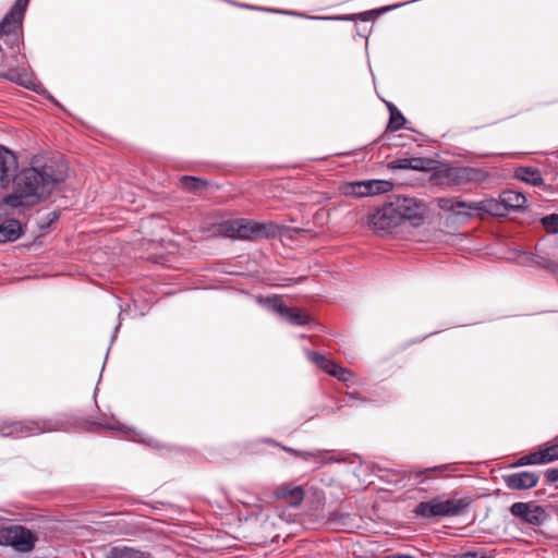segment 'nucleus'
Wrapping results in <instances>:
<instances>
[{"instance_id": "obj_1", "label": "nucleus", "mask_w": 558, "mask_h": 558, "mask_svg": "<svg viewBox=\"0 0 558 558\" xmlns=\"http://www.w3.org/2000/svg\"><path fill=\"white\" fill-rule=\"evenodd\" d=\"M62 180L51 165L25 168L15 175L13 192L3 198V204L12 208L34 206L48 197Z\"/></svg>"}, {"instance_id": "obj_2", "label": "nucleus", "mask_w": 558, "mask_h": 558, "mask_svg": "<svg viewBox=\"0 0 558 558\" xmlns=\"http://www.w3.org/2000/svg\"><path fill=\"white\" fill-rule=\"evenodd\" d=\"M470 498H433L428 501L420 502L415 508V513L424 518L456 517L462 514L470 506Z\"/></svg>"}, {"instance_id": "obj_3", "label": "nucleus", "mask_w": 558, "mask_h": 558, "mask_svg": "<svg viewBox=\"0 0 558 558\" xmlns=\"http://www.w3.org/2000/svg\"><path fill=\"white\" fill-rule=\"evenodd\" d=\"M470 498H433L428 501L420 502L415 508V513L424 518L456 517L462 514L470 506Z\"/></svg>"}, {"instance_id": "obj_4", "label": "nucleus", "mask_w": 558, "mask_h": 558, "mask_svg": "<svg viewBox=\"0 0 558 558\" xmlns=\"http://www.w3.org/2000/svg\"><path fill=\"white\" fill-rule=\"evenodd\" d=\"M37 541L36 534L23 525L14 524L0 527V546L11 547L16 553L32 551Z\"/></svg>"}, {"instance_id": "obj_5", "label": "nucleus", "mask_w": 558, "mask_h": 558, "mask_svg": "<svg viewBox=\"0 0 558 558\" xmlns=\"http://www.w3.org/2000/svg\"><path fill=\"white\" fill-rule=\"evenodd\" d=\"M220 231L225 236L241 240H254L266 235V226L253 220L240 218L221 223Z\"/></svg>"}, {"instance_id": "obj_6", "label": "nucleus", "mask_w": 558, "mask_h": 558, "mask_svg": "<svg viewBox=\"0 0 558 558\" xmlns=\"http://www.w3.org/2000/svg\"><path fill=\"white\" fill-rule=\"evenodd\" d=\"M58 427L51 421H17L0 426V433L4 437H28L47 432L57 430Z\"/></svg>"}, {"instance_id": "obj_7", "label": "nucleus", "mask_w": 558, "mask_h": 558, "mask_svg": "<svg viewBox=\"0 0 558 558\" xmlns=\"http://www.w3.org/2000/svg\"><path fill=\"white\" fill-rule=\"evenodd\" d=\"M438 175L449 185L483 182L488 178L485 170L473 167H447L440 170Z\"/></svg>"}, {"instance_id": "obj_8", "label": "nucleus", "mask_w": 558, "mask_h": 558, "mask_svg": "<svg viewBox=\"0 0 558 558\" xmlns=\"http://www.w3.org/2000/svg\"><path fill=\"white\" fill-rule=\"evenodd\" d=\"M367 223L375 233L380 235L390 233L400 225L399 216L396 215L390 202L371 214Z\"/></svg>"}, {"instance_id": "obj_9", "label": "nucleus", "mask_w": 558, "mask_h": 558, "mask_svg": "<svg viewBox=\"0 0 558 558\" xmlns=\"http://www.w3.org/2000/svg\"><path fill=\"white\" fill-rule=\"evenodd\" d=\"M509 511L513 517L520 519L522 522L534 526H539L544 524L548 518V514L545 511V509L533 501L514 502L510 506Z\"/></svg>"}, {"instance_id": "obj_10", "label": "nucleus", "mask_w": 558, "mask_h": 558, "mask_svg": "<svg viewBox=\"0 0 558 558\" xmlns=\"http://www.w3.org/2000/svg\"><path fill=\"white\" fill-rule=\"evenodd\" d=\"M396 215L399 216V222L403 220L411 221L414 226L423 219L424 206L415 198L398 196L390 202Z\"/></svg>"}, {"instance_id": "obj_11", "label": "nucleus", "mask_w": 558, "mask_h": 558, "mask_svg": "<svg viewBox=\"0 0 558 558\" xmlns=\"http://www.w3.org/2000/svg\"><path fill=\"white\" fill-rule=\"evenodd\" d=\"M269 306L270 308L276 312L278 315L283 317L286 320H288L290 324L295 326H304L310 324L311 317L305 312L301 311L296 307H288L283 301L275 296L272 299H269Z\"/></svg>"}, {"instance_id": "obj_12", "label": "nucleus", "mask_w": 558, "mask_h": 558, "mask_svg": "<svg viewBox=\"0 0 558 558\" xmlns=\"http://www.w3.org/2000/svg\"><path fill=\"white\" fill-rule=\"evenodd\" d=\"M393 187L392 182L388 180H366L353 182L350 185V194L364 197L373 196L391 191Z\"/></svg>"}, {"instance_id": "obj_13", "label": "nucleus", "mask_w": 558, "mask_h": 558, "mask_svg": "<svg viewBox=\"0 0 558 558\" xmlns=\"http://www.w3.org/2000/svg\"><path fill=\"white\" fill-rule=\"evenodd\" d=\"M458 207H466V210L469 215H472L473 213L478 214H488L492 216H504L506 215V211L504 209V205L501 202V198L495 199V198H488L483 199L481 202H458Z\"/></svg>"}, {"instance_id": "obj_14", "label": "nucleus", "mask_w": 558, "mask_h": 558, "mask_svg": "<svg viewBox=\"0 0 558 558\" xmlns=\"http://www.w3.org/2000/svg\"><path fill=\"white\" fill-rule=\"evenodd\" d=\"M29 0H16L12 9L5 14L0 23V36L16 31L23 21L24 13Z\"/></svg>"}, {"instance_id": "obj_15", "label": "nucleus", "mask_w": 558, "mask_h": 558, "mask_svg": "<svg viewBox=\"0 0 558 558\" xmlns=\"http://www.w3.org/2000/svg\"><path fill=\"white\" fill-rule=\"evenodd\" d=\"M508 488L513 490L529 489L538 483V475L534 472L522 471L504 476Z\"/></svg>"}, {"instance_id": "obj_16", "label": "nucleus", "mask_w": 558, "mask_h": 558, "mask_svg": "<svg viewBox=\"0 0 558 558\" xmlns=\"http://www.w3.org/2000/svg\"><path fill=\"white\" fill-rule=\"evenodd\" d=\"M16 158L11 150L0 146V186H5L11 181L12 173L16 170Z\"/></svg>"}, {"instance_id": "obj_17", "label": "nucleus", "mask_w": 558, "mask_h": 558, "mask_svg": "<svg viewBox=\"0 0 558 558\" xmlns=\"http://www.w3.org/2000/svg\"><path fill=\"white\" fill-rule=\"evenodd\" d=\"M304 490L301 486L282 485L276 488L275 496L292 507L300 506L304 498Z\"/></svg>"}, {"instance_id": "obj_18", "label": "nucleus", "mask_w": 558, "mask_h": 558, "mask_svg": "<svg viewBox=\"0 0 558 558\" xmlns=\"http://www.w3.org/2000/svg\"><path fill=\"white\" fill-rule=\"evenodd\" d=\"M22 235V225L17 219H7L0 225V244L13 242Z\"/></svg>"}, {"instance_id": "obj_19", "label": "nucleus", "mask_w": 558, "mask_h": 558, "mask_svg": "<svg viewBox=\"0 0 558 558\" xmlns=\"http://www.w3.org/2000/svg\"><path fill=\"white\" fill-rule=\"evenodd\" d=\"M514 178L533 186H539L544 183L541 171L534 167H518L514 170Z\"/></svg>"}, {"instance_id": "obj_20", "label": "nucleus", "mask_w": 558, "mask_h": 558, "mask_svg": "<svg viewBox=\"0 0 558 558\" xmlns=\"http://www.w3.org/2000/svg\"><path fill=\"white\" fill-rule=\"evenodd\" d=\"M500 198H501L504 209L506 213L509 210L520 209L526 203L525 196L521 192L513 191V190L504 191L500 194Z\"/></svg>"}, {"instance_id": "obj_21", "label": "nucleus", "mask_w": 558, "mask_h": 558, "mask_svg": "<svg viewBox=\"0 0 558 558\" xmlns=\"http://www.w3.org/2000/svg\"><path fill=\"white\" fill-rule=\"evenodd\" d=\"M282 449L291 454H293L294 457H298V458H301L303 460H313L315 461L316 463H319V464H326V463H331L333 462L332 459H328V460H323L322 459V454H323V451L322 450H316V451H300V450H295L293 448H290V447H286V446H282Z\"/></svg>"}, {"instance_id": "obj_22", "label": "nucleus", "mask_w": 558, "mask_h": 558, "mask_svg": "<svg viewBox=\"0 0 558 558\" xmlns=\"http://www.w3.org/2000/svg\"><path fill=\"white\" fill-rule=\"evenodd\" d=\"M307 357L310 361L315 363L320 369H323L329 375H331V372L335 371L336 363L318 352L308 351Z\"/></svg>"}, {"instance_id": "obj_23", "label": "nucleus", "mask_w": 558, "mask_h": 558, "mask_svg": "<svg viewBox=\"0 0 558 558\" xmlns=\"http://www.w3.org/2000/svg\"><path fill=\"white\" fill-rule=\"evenodd\" d=\"M538 459L542 464L550 463L558 460V444L547 442L537 451Z\"/></svg>"}, {"instance_id": "obj_24", "label": "nucleus", "mask_w": 558, "mask_h": 558, "mask_svg": "<svg viewBox=\"0 0 558 558\" xmlns=\"http://www.w3.org/2000/svg\"><path fill=\"white\" fill-rule=\"evenodd\" d=\"M4 78L11 81V82H14L25 88H28V89H36V83L34 82V80L27 75V74H21V73H15V72H10L8 74H4L3 75Z\"/></svg>"}, {"instance_id": "obj_25", "label": "nucleus", "mask_w": 558, "mask_h": 558, "mask_svg": "<svg viewBox=\"0 0 558 558\" xmlns=\"http://www.w3.org/2000/svg\"><path fill=\"white\" fill-rule=\"evenodd\" d=\"M109 558H148L143 551L130 547L112 548Z\"/></svg>"}, {"instance_id": "obj_26", "label": "nucleus", "mask_w": 558, "mask_h": 558, "mask_svg": "<svg viewBox=\"0 0 558 558\" xmlns=\"http://www.w3.org/2000/svg\"><path fill=\"white\" fill-rule=\"evenodd\" d=\"M405 118L403 114L397 108H393L389 118L388 129L390 131H398L403 128Z\"/></svg>"}, {"instance_id": "obj_27", "label": "nucleus", "mask_w": 558, "mask_h": 558, "mask_svg": "<svg viewBox=\"0 0 558 558\" xmlns=\"http://www.w3.org/2000/svg\"><path fill=\"white\" fill-rule=\"evenodd\" d=\"M182 186L191 192H196L205 187V182L196 177L185 175L181 179Z\"/></svg>"}, {"instance_id": "obj_28", "label": "nucleus", "mask_w": 558, "mask_h": 558, "mask_svg": "<svg viewBox=\"0 0 558 558\" xmlns=\"http://www.w3.org/2000/svg\"><path fill=\"white\" fill-rule=\"evenodd\" d=\"M542 225L549 233H558V214H550L541 219Z\"/></svg>"}, {"instance_id": "obj_29", "label": "nucleus", "mask_w": 558, "mask_h": 558, "mask_svg": "<svg viewBox=\"0 0 558 558\" xmlns=\"http://www.w3.org/2000/svg\"><path fill=\"white\" fill-rule=\"evenodd\" d=\"M531 464H542L541 460L538 459L537 451L521 457L515 463H513V466H524Z\"/></svg>"}, {"instance_id": "obj_30", "label": "nucleus", "mask_w": 558, "mask_h": 558, "mask_svg": "<svg viewBox=\"0 0 558 558\" xmlns=\"http://www.w3.org/2000/svg\"><path fill=\"white\" fill-rule=\"evenodd\" d=\"M331 376L338 378L341 381H348L352 378V373L347 367L335 365V371L331 372Z\"/></svg>"}, {"instance_id": "obj_31", "label": "nucleus", "mask_w": 558, "mask_h": 558, "mask_svg": "<svg viewBox=\"0 0 558 558\" xmlns=\"http://www.w3.org/2000/svg\"><path fill=\"white\" fill-rule=\"evenodd\" d=\"M458 202L459 201H453V199H450V198H441V199H439V206L442 209L457 210L458 213H460L461 209H466V207H458L457 206Z\"/></svg>"}, {"instance_id": "obj_32", "label": "nucleus", "mask_w": 558, "mask_h": 558, "mask_svg": "<svg viewBox=\"0 0 558 558\" xmlns=\"http://www.w3.org/2000/svg\"><path fill=\"white\" fill-rule=\"evenodd\" d=\"M402 4H392V5H387L385 8H381L379 10H377L376 12L374 11H366V12H363V13H360L357 16L359 19H361L362 21H367L374 13H381V12H387V11H390V10H393V9H397L399 7H401Z\"/></svg>"}, {"instance_id": "obj_33", "label": "nucleus", "mask_w": 558, "mask_h": 558, "mask_svg": "<svg viewBox=\"0 0 558 558\" xmlns=\"http://www.w3.org/2000/svg\"><path fill=\"white\" fill-rule=\"evenodd\" d=\"M408 162H409L410 169H412V170H423V169L427 168L425 165L429 163L430 160L424 159V158H411V161H408Z\"/></svg>"}, {"instance_id": "obj_34", "label": "nucleus", "mask_w": 558, "mask_h": 558, "mask_svg": "<svg viewBox=\"0 0 558 558\" xmlns=\"http://www.w3.org/2000/svg\"><path fill=\"white\" fill-rule=\"evenodd\" d=\"M451 470H453L451 464H441V465L435 466L433 469H427L425 471L418 472V474L421 475V474H423L425 472H429V471L444 473L445 471H451Z\"/></svg>"}, {"instance_id": "obj_35", "label": "nucleus", "mask_w": 558, "mask_h": 558, "mask_svg": "<svg viewBox=\"0 0 558 558\" xmlns=\"http://www.w3.org/2000/svg\"><path fill=\"white\" fill-rule=\"evenodd\" d=\"M546 478L548 483L558 482V469L548 470L546 473Z\"/></svg>"}, {"instance_id": "obj_36", "label": "nucleus", "mask_w": 558, "mask_h": 558, "mask_svg": "<svg viewBox=\"0 0 558 558\" xmlns=\"http://www.w3.org/2000/svg\"><path fill=\"white\" fill-rule=\"evenodd\" d=\"M407 161H411V158L400 159L396 167L399 169H410L409 162H407Z\"/></svg>"}, {"instance_id": "obj_37", "label": "nucleus", "mask_w": 558, "mask_h": 558, "mask_svg": "<svg viewBox=\"0 0 558 558\" xmlns=\"http://www.w3.org/2000/svg\"><path fill=\"white\" fill-rule=\"evenodd\" d=\"M457 558H490V557L485 556V555L478 556L476 553H465Z\"/></svg>"}, {"instance_id": "obj_38", "label": "nucleus", "mask_w": 558, "mask_h": 558, "mask_svg": "<svg viewBox=\"0 0 558 558\" xmlns=\"http://www.w3.org/2000/svg\"><path fill=\"white\" fill-rule=\"evenodd\" d=\"M105 428L107 429H114V430H120L121 429V426L119 424H113V425H106Z\"/></svg>"}, {"instance_id": "obj_39", "label": "nucleus", "mask_w": 558, "mask_h": 558, "mask_svg": "<svg viewBox=\"0 0 558 558\" xmlns=\"http://www.w3.org/2000/svg\"><path fill=\"white\" fill-rule=\"evenodd\" d=\"M323 20H351V17L338 16V17H322Z\"/></svg>"}, {"instance_id": "obj_40", "label": "nucleus", "mask_w": 558, "mask_h": 558, "mask_svg": "<svg viewBox=\"0 0 558 558\" xmlns=\"http://www.w3.org/2000/svg\"><path fill=\"white\" fill-rule=\"evenodd\" d=\"M387 106H388V109L390 112H391V110H393V108H396L392 104H387Z\"/></svg>"}]
</instances>
